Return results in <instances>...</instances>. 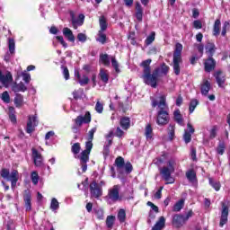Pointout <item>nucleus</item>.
I'll return each mask as SVG.
<instances>
[{
    "instance_id": "aec40b11",
    "label": "nucleus",
    "mask_w": 230,
    "mask_h": 230,
    "mask_svg": "<svg viewBox=\"0 0 230 230\" xmlns=\"http://www.w3.org/2000/svg\"><path fill=\"white\" fill-rule=\"evenodd\" d=\"M181 64H182V59H172V68L176 76L181 75Z\"/></svg>"
},
{
    "instance_id": "412c9836",
    "label": "nucleus",
    "mask_w": 230,
    "mask_h": 230,
    "mask_svg": "<svg viewBox=\"0 0 230 230\" xmlns=\"http://www.w3.org/2000/svg\"><path fill=\"white\" fill-rule=\"evenodd\" d=\"M80 150H82V146H80V143H75L71 147L72 154H74L75 158L79 159V161H80V155H82V153L80 154Z\"/></svg>"
},
{
    "instance_id": "49530a36",
    "label": "nucleus",
    "mask_w": 230,
    "mask_h": 230,
    "mask_svg": "<svg viewBox=\"0 0 230 230\" xmlns=\"http://www.w3.org/2000/svg\"><path fill=\"white\" fill-rule=\"evenodd\" d=\"M8 48L11 55H13V53H15V40H13V39H10Z\"/></svg>"
},
{
    "instance_id": "e2e57ef3",
    "label": "nucleus",
    "mask_w": 230,
    "mask_h": 230,
    "mask_svg": "<svg viewBox=\"0 0 230 230\" xmlns=\"http://www.w3.org/2000/svg\"><path fill=\"white\" fill-rule=\"evenodd\" d=\"M147 206H149L155 213H159V208L157 206L154 205V203H152V201H148Z\"/></svg>"
},
{
    "instance_id": "a878e982",
    "label": "nucleus",
    "mask_w": 230,
    "mask_h": 230,
    "mask_svg": "<svg viewBox=\"0 0 230 230\" xmlns=\"http://www.w3.org/2000/svg\"><path fill=\"white\" fill-rule=\"evenodd\" d=\"M27 89L28 88L23 84V83H20L13 86V93H24Z\"/></svg>"
},
{
    "instance_id": "1a4fd4ad",
    "label": "nucleus",
    "mask_w": 230,
    "mask_h": 230,
    "mask_svg": "<svg viewBox=\"0 0 230 230\" xmlns=\"http://www.w3.org/2000/svg\"><path fill=\"white\" fill-rule=\"evenodd\" d=\"M227 217H229V207L227 206V203L222 202L221 218L219 223L220 227H224V226L227 224Z\"/></svg>"
},
{
    "instance_id": "423d86ee",
    "label": "nucleus",
    "mask_w": 230,
    "mask_h": 230,
    "mask_svg": "<svg viewBox=\"0 0 230 230\" xmlns=\"http://www.w3.org/2000/svg\"><path fill=\"white\" fill-rule=\"evenodd\" d=\"M159 68H156L153 74L149 73H145L143 75V79L145 84H146V85H150L151 87H153L154 89H155V87H157V78H159Z\"/></svg>"
},
{
    "instance_id": "20e7f679",
    "label": "nucleus",
    "mask_w": 230,
    "mask_h": 230,
    "mask_svg": "<svg viewBox=\"0 0 230 230\" xmlns=\"http://www.w3.org/2000/svg\"><path fill=\"white\" fill-rule=\"evenodd\" d=\"M115 166L117 168L118 173L120 175H123V173H126L128 175L134 170L132 167V164L130 162H127L125 164V159L121 156H118L115 160Z\"/></svg>"
},
{
    "instance_id": "9b49d317",
    "label": "nucleus",
    "mask_w": 230,
    "mask_h": 230,
    "mask_svg": "<svg viewBox=\"0 0 230 230\" xmlns=\"http://www.w3.org/2000/svg\"><path fill=\"white\" fill-rule=\"evenodd\" d=\"M108 197L111 202L119 200V185H114L109 190Z\"/></svg>"
},
{
    "instance_id": "4be33fe9",
    "label": "nucleus",
    "mask_w": 230,
    "mask_h": 230,
    "mask_svg": "<svg viewBox=\"0 0 230 230\" xmlns=\"http://www.w3.org/2000/svg\"><path fill=\"white\" fill-rule=\"evenodd\" d=\"M181 55H182V44L176 43L174 53H173V58L174 59H182Z\"/></svg>"
},
{
    "instance_id": "37998d69",
    "label": "nucleus",
    "mask_w": 230,
    "mask_h": 230,
    "mask_svg": "<svg viewBox=\"0 0 230 230\" xmlns=\"http://www.w3.org/2000/svg\"><path fill=\"white\" fill-rule=\"evenodd\" d=\"M220 24H221L220 20H216L214 24V30H213L214 35L216 36L220 35Z\"/></svg>"
},
{
    "instance_id": "0eeeda50",
    "label": "nucleus",
    "mask_w": 230,
    "mask_h": 230,
    "mask_svg": "<svg viewBox=\"0 0 230 230\" xmlns=\"http://www.w3.org/2000/svg\"><path fill=\"white\" fill-rule=\"evenodd\" d=\"M31 158L34 165L38 167L42 166V164H44V157L42 156V154H40L35 147L31 148Z\"/></svg>"
},
{
    "instance_id": "ea45409f",
    "label": "nucleus",
    "mask_w": 230,
    "mask_h": 230,
    "mask_svg": "<svg viewBox=\"0 0 230 230\" xmlns=\"http://www.w3.org/2000/svg\"><path fill=\"white\" fill-rule=\"evenodd\" d=\"M153 132H154V130L152 129V126L150 124H148L146 127V132H145V136H146V139H152Z\"/></svg>"
},
{
    "instance_id": "cd10ccee",
    "label": "nucleus",
    "mask_w": 230,
    "mask_h": 230,
    "mask_svg": "<svg viewBox=\"0 0 230 230\" xmlns=\"http://www.w3.org/2000/svg\"><path fill=\"white\" fill-rule=\"evenodd\" d=\"M14 105L16 107H22V105H24V98L22 97V95L17 93L15 98H14Z\"/></svg>"
},
{
    "instance_id": "2f4dec72",
    "label": "nucleus",
    "mask_w": 230,
    "mask_h": 230,
    "mask_svg": "<svg viewBox=\"0 0 230 230\" xmlns=\"http://www.w3.org/2000/svg\"><path fill=\"white\" fill-rule=\"evenodd\" d=\"M100 62H102L104 66H111V59L109 58V55L102 54L100 56Z\"/></svg>"
},
{
    "instance_id": "393cba45",
    "label": "nucleus",
    "mask_w": 230,
    "mask_h": 230,
    "mask_svg": "<svg viewBox=\"0 0 230 230\" xmlns=\"http://www.w3.org/2000/svg\"><path fill=\"white\" fill-rule=\"evenodd\" d=\"M120 127L124 129V130H128V128H130V119L124 117L120 119Z\"/></svg>"
},
{
    "instance_id": "dca6fc26",
    "label": "nucleus",
    "mask_w": 230,
    "mask_h": 230,
    "mask_svg": "<svg viewBox=\"0 0 230 230\" xmlns=\"http://www.w3.org/2000/svg\"><path fill=\"white\" fill-rule=\"evenodd\" d=\"M215 77L217 80V83L218 84L219 87H223L224 84H226V74L222 71H217L215 74Z\"/></svg>"
},
{
    "instance_id": "473e14b6",
    "label": "nucleus",
    "mask_w": 230,
    "mask_h": 230,
    "mask_svg": "<svg viewBox=\"0 0 230 230\" xmlns=\"http://www.w3.org/2000/svg\"><path fill=\"white\" fill-rule=\"evenodd\" d=\"M60 208V203H58V200L56 198H53L50 202V209L52 211H57Z\"/></svg>"
},
{
    "instance_id": "09e8293b",
    "label": "nucleus",
    "mask_w": 230,
    "mask_h": 230,
    "mask_svg": "<svg viewBox=\"0 0 230 230\" xmlns=\"http://www.w3.org/2000/svg\"><path fill=\"white\" fill-rule=\"evenodd\" d=\"M197 105H199V101H197V99L190 101V108H189L190 114L195 111V109L197 108Z\"/></svg>"
},
{
    "instance_id": "4468645a",
    "label": "nucleus",
    "mask_w": 230,
    "mask_h": 230,
    "mask_svg": "<svg viewBox=\"0 0 230 230\" xmlns=\"http://www.w3.org/2000/svg\"><path fill=\"white\" fill-rule=\"evenodd\" d=\"M71 19H72V25L74 26L75 30L78 28V26H82L84 24V20L85 19V15L79 14L78 19L75 17V13H71Z\"/></svg>"
},
{
    "instance_id": "864d4df0",
    "label": "nucleus",
    "mask_w": 230,
    "mask_h": 230,
    "mask_svg": "<svg viewBox=\"0 0 230 230\" xmlns=\"http://www.w3.org/2000/svg\"><path fill=\"white\" fill-rule=\"evenodd\" d=\"M22 76L25 84H30V82L31 81V75H30V74L26 72L22 73Z\"/></svg>"
},
{
    "instance_id": "6e6552de",
    "label": "nucleus",
    "mask_w": 230,
    "mask_h": 230,
    "mask_svg": "<svg viewBox=\"0 0 230 230\" xmlns=\"http://www.w3.org/2000/svg\"><path fill=\"white\" fill-rule=\"evenodd\" d=\"M39 125V120L37 119V115H30L28 118L26 132L27 134H31L35 130V127Z\"/></svg>"
},
{
    "instance_id": "052dcab7",
    "label": "nucleus",
    "mask_w": 230,
    "mask_h": 230,
    "mask_svg": "<svg viewBox=\"0 0 230 230\" xmlns=\"http://www.w3.org/2000/svg\"><path fill=\"white\" fill-rule=\"evenodd\" d=\"M168 71H170V66H166L165 64L162 65L161 66L162 75H168Z\"/></svg>"
},
{
    "instance_id": "de8ad7c7",
    "label": "nucleus",
    "mask_w": 230,
    "mask_h": 230,
    "mask_svg": "<svg viewBox=\"0 0 230 230\" xmlns=\"http://www.w3.org/2000/svg\"><path fill=\"white\" fill-rule=\"evenodd\" d=\"M155 40V32L153 31L146 40V46H150V44H152V42H154Z\"/></svg>"
},
{
    "instance_id": "f704fd0d",
    "label": "nucleus",
    "mask_w": 230,
    "mask_h": 230,
    "mask_svg": "<svg viewBox=\"0 0 230 230\" xmlns=\"http://www.w3.org/2000/svg\"><path fill=\"white\" fill-rule=\"evenodd\" d=\"M186 177L190 182H194L195 179H197V174L195 171L190 170L186 172Z\"/></svg>"
},
{
    "instance_id": "a18cd8bd",
    "label": "nucleus",
    "mask_w": 230,
    "mask_h": 230,
    "mask_svg": "<svg viewBox=\"0 0 230 230\" xmlns=\"http://www.w3.org/2000/svg\"><path fill=\"white\" fill-rule=\"evenodd\" d=\"M111 66L114 67L116 73H119V63H118V60H116V57H111Z\"/></svg>"
},
{
    "instance_id": "7ed1b4c3",
    "label": "nucleus",
    "mask_w": 230,
    "mask_h": 230,
    "mask_svg": "<svg viewBox=\"0 0 230 230\" xmlns=\"http://www.w3.org/2000/svg\"><path fill=\"white\" fill-rule=\"evenodd\" d=\"M175 166H177L175 159H170L167 162V166L160 170V173L164 181H166V184H173L175 182V180L172 177V173L175 172Z\"/></svg>"
},
{
    "instance_id": "69168bd1",
    "label": "nucleus",
    "mask_w": 230,
    "mask_h": 230,
    "mask_svg": "<svg viewBox=\"0 0 230 230\" xmlns=\"http://www.w3.org/2000/svg\"><path fill=\"white\" fill-rule=\"evenodd\" d=\"M124 134H125V132H123V131L121 130V128L118 127L117 129H116V131H115V136H116L117 137H123Z\"/></svg>"
},
{
    "instance_id": "4d7b16f0",
    "label": "nucleus",
    "mask_w": 230,
    "mask_h": 230,
    "mask_svg": "<svg viewBox=\"0 0 230 230\" xmlns=\"http://www.w3.org/2000/svg\"><path fill=\"white\" fill-rule=\"evenodd\" d=\"M61 68L63 69V75L65 80H69V69H67V66H62Z\"/></svg>"
},
{
    "instance_id": "13d9d810",
    "label": "nucleus",
    "mask_w": 230,
    "mask_h": 230,
    "mask_svg": "<svg viewBox=\"0 0 230 230\" xmlns=\"http://www.w3.org/2000/svg\"><path fill=\"white\" fill-rule=\"evenodd\" d=\"M95 215L99 220H103V209L98 208L95 210Z\"/></svg>"
},
{
    "instance_id": "ddd939ff",
    "label": "nucleus",
    "mask_w": 230,
    "mask_h": 230,
    "mask_svg": "<svg viewBox=\"0 0 230 230\" xmlns=\"http://www.w3.org/2000/svg\"><path fill=\"white\" fill-rule=\"evenodd\" d=\"M12 80L13 77L11 73H7L6 75H3V72L0 70V82L4 85V87H8L10 84H12Z\"/></svg>"
},
{
    "instance_id": "c756f323",
    "label": "nucleus",
    "mask_w": 230,
    "mask_h": 230,
    "mask_svg": "<svg viewBox=\"0 0 230 230\" xmlns=\"http://www.w3.org/2000/svg\"><path fill=\"white\" fill-rule=\"evenodd\" d=\"M97 42H100L101 44H105L107 42V35L103 33V31H99L98 32V38L96 39Z\"/></svg>"
},
{
    "instance_id": "5701e85b",
    "label": "nucleus",
    "mask_w": 230,
    "mask_h": 230,
    "mask_svg": "<svg viewBox=\"0 0 230 230\" xmlns=\"http://www.w3.org/2000/svg\"><path fill=\"white\" fill-rule=\"evenodd\" d=\"M63 35L69 40L70 42H75V35L73 34V31L71 29L66 27L63 29Z\"/></svg>"
},
{
    "instance_id": "7c9ffc66",
    "label": "nucleus",
    "mask_w": 230,
    "mask_h": 230,
    "mask_svg": "<svg viewBox=\"0 0 230 230\" xmlns=\"http://www.w3.org/2000/svg\"><path fill=\"white\" fill-rule=\"evenodd\" d=\"M150 64H152V59H146L142 62L141 66L144 67V74L150 73Z\"/></svg>"
},
{
    "instance_id": "f8f14e48",
    "label": "nucleus",
    "mask_w": 230,
    "mask_h": 230,
    "mask_svg": "<svg viewBox=\"0 0 230 230\" xmlns=\"http://www.w3.org/2000/svg\"><path fill=\"white\" fill-rule=\"evenodd\" d=\"M90 193L91 196L94 199L102 197V188L100 187V185H98V183H96V181H93L90 184Z\"/></svg>"
},
{
    "instance_id": "58836bf2",
    "label": "nucleus",
    "mask_w": 230,
    "mask_h": 230,
    "mask_svg": "<svg viewBox=\"0 0 230 230\" xmlns=\"http://www.w3.org/2000/svg\"><path fill=\"white\" fill-rule=\"evenodd\" d=\"M169 138L172 140L175 137V125L170 124L168 127Z\"/></svg>"
},
{
    "instance_id": "338daca9",
    "label": "nucleus",
    "mask_w": 230,
    "mask_h": 230,
    "mask_svg": "<svg viewBox=\"0 0 230 230\" xmlns=\"http://www.w3.org/2000/svg\"><path fill=\"white\" fill-rule=\"evenodd\" d=\"M228 26H229V22H226L224 23V25H223V29H222V32H221V34H222L223 37H226V33H227V28H228Z\"/></svg>"
},
{
    "instance_id": "5fc2aeb1",
    "label": "nucleus",
    "mask_w": 230,
    "mask_h": 230,
    "mask_svg": "<svg viewBox=\"0 0 230 230\" xmlns=\"http://www.w3.org/2000/svg\"><path fill=\"white\" fill-rule=\"evenodd\" d=\"M217 126L212 127V128L210 129L209 138L215 139V137H217Z\"/></svg>"
},
{
    "instance_id": "6e6d98bb",
    "label": "nucleus",
    "mask_w": 230,
    "mask_h": 230,
    "mask_svg": "<svg viewBox=\"0 0 230 230\" xmlns=\"http://www.w3.org/2000/svg\"><path fill=\"white\" fill-rule=\"evenodd\" d=\"M111 145H112V140L109 139L108 145L104 146V149H103L104 155H109V154H110L109 147L111 146Z\"/></svg>"
},
{
    "instance_id": "680f3d73",
    "label": "nucleus",
    "mask_w": 230,
    "mask_h": 230,
    "mask_svg": "<svg viewBox=\"0 0 230 230\" xmlns=\"http://www.w3.org/2000/svg\"><path fill=\"white\" fill-rule=\"evenodd\" d=\"M80 85H87L89 84V77L84 75L82 79H79Z\"/></svg>"
},
{
    "instance_id": "3c124183",
    "label": "nucleus",
    "mask_w": 230,
    "mask_h": 230,
    "mask_svg": "<svg viewBox=\"0 0 230 230\" xmlns=\"http://www.w3.org/2000/svg\"><path fill=\"white\" fill-rule=\"evenodd\" d=\"M183 141H185V143L188 145V143L191 142V135L190 132H188V130L184 131L183 134Z\"/></svg>"
},
{
    "instance_id": "b1692460",
    "label": "nucleus",
    "mask_w": 230,
    "mask_h": 230,
    "mask_svg": "<svg viewBox=\"0 0 230 230\" xmlns=\"http://www.w3.org/2000/svg\"><path fill=\"white\" fill-rule=\"evenodd\" d=\"M136 18L137 21H143V7L138 2L136 3Z\"/></svg>"
},
{
    "instance_id": "8fccbe9b",
    "label": "nucleus",
    "mask_w": 230,
    "mask_h": 230,
    "mask_svg": "<svg viewBox=\"0 0 230 230\" xmlns=\"http://www.w3.org/2000/svg\"><path fill=\"white\" fill-rule=\"evenodd\" d=\"M95 111L98 114H102L103 112V103L98 101L95 104Z\"/></svg>"
},
{
    "instance_id": "6ab92c4d",
    "label": "nucleus",
    "mask_w": 230,
    "mask_h": 230,
    "mask_svg": "<svg viewBox=\"0 0 230 230\" xmlns=\"http://www.w3.org/2000/svg\"><path fill=\"white\" fill-rule=\"evenodd\" d=\"M209 89H211V83H209V81H208L207 79H204L201 83V94L203 96H208Z\"/></svg>"
},
{
    "instance_id": "4c0bfd02",
    "label": "nucleus",
    "mask_w": 230,
    "mask_h": 230,
    "mask_svg": "<svg viewBox=\"0 0 230 230\" xmlns=\"http://www.w3.org/2000/svg\"><path fill=\"white\" fill-rule=\"evenodd\" d=\"M126 218H127V213L125 212V209L123 208L119 209L118 213V219L119 220V222L121 223L125 222Z\"/></svg>"
},
{
    "instance_id": "f03ea898",
    "label": "nucleus",
    "mask_w": 230,
    "mask_h": 230,
    "mask_svg": "<svg viewBox=\"0 0 230 230\" xmlns=\"http://www.w3.org/2000/svg\"><path fill=\"white\" fill-rule=\"evenodd\" d=\"M96 133V128H93L88 132V141L85 144V150L81 152L80 164L83 170V173L87 172V163H89V155H91V150H93V139H94V134Z\"/></svg>"
},
{
    "instance_id": "a211bd4d",
    "label": "nucleus",
    "mask_w": 230,
    "mask_h": 230,
    "mask_svg": "<svg viewBox=\"0 0 230 230\" xmlns=\"http://www.w3.org/2000/svg\"><path fill=\"white\" fill-rule=\"evenodd\" d=\"M216 65L217 63L215 62V59H213V58H209L205 61V71L207 73H211V71L215 69Z\"/></svg>"
},
{
    "instance_id": "2eb2a0df",
    "label": "nucleus",
    "mask_w": 230,
    "mask_h": 230,
    "mask_svg": "<svg viewBox=\"0 0 230 230\" xmlns=\"http://www.w3.org/2000/svg\"><path fill=\"white\" fill-rule=\"evenodd\" d=\"M186 219H184V216L175 215L172 218V224L175 227H181L184 226Z\"/></svg>"
},
{
    "instance_id": "79ce46f5",
    "label": "nucleus",
    "mask_w": 230,
    "mask_h": 230,
    "mask_svg": "<svg viewBox=\"0 0 230 230\" xmlns=\"http://www.w3.org/2000/svg\"><path fill=\"white\" fill-rule=\"evenodd\" d=\"M31 179L34 186H37L39 184V172L36 171L32 172L31 174Z\"/></svg>"
},
{
    "instance_id": "bb28decb",
    "label": "nucleus",
    "mask_w": 230,
    "mask_h": 230,
    "mask_svg": "<svg viewBox=\"0 0 230 230\" xmlns=\"http://www.w3.org/2000/svg\"><path fill=\"white\" fill-rule=\"evenodd\" d=\"M99 24H100V31H105V30H107V26H108V23H107V19L105 18V16H101L99 18Z\"/></svg>"
},
{
    "instance_id": "39448f33",
    "label": "nucleus",
    "mask_w": 230,
    "mask_h": 230,
    "mask_svg": "<svg viewBox=\"0 0 230 230\" xmlns=\"http://www.w3.org/2000/svg\"><path fill=\"white\" fill-rule=\"evenodd\" d=\"M0 175L3 177V179L10 181L13 189L17 186V181H19V172L17 170H13L10 173L8 169H2Z\"/></svg>"
},
{
    "instance_id": "c85d7f7f",
    "label": "nucleus",
    "mask_w": 230,
    "mask_h": 230,
    "mask_svg": "<svg viewBox=\"0 0 230 230\" xmlns=\"http://www.w3.org/2000/svg\"><path fill=\"white\" fill-rule=\"evenodd\" d=\"M116 221V217L114 216H108L106 218V226L108 229H112L114 226V222Z\"/></svg>"
},
{
    "instance_id": "e433bc0d",
    "label": "nucleus",
    "mask_w": 230,
    "mask_h": 230,
    "mask_svg": "<svg viewBox=\"0 0 230 230\" xmlns=\"http://www.w3.org/2000/svg\"><path fill=\"white\" fill-rule=\"evenodd\" d=\"M225 152H226V144L224 142H219V144L217 147V153L219 155H224Z\"/></svg>"
},
{
    "instance_id": "f3484780",
    "label": "nucleus",
    "mask_w": 230,
    "mask_h": 230,
    "mask_svg": "<svg viewBox=\"0 0 230 230\" xmlns=\"http://www.w3.org/2000/svg\"><path fill=\"white\" fill-rule=\"evenodd\" d=\"M23 200L25 202L26 211H31V194H30V191L25 190Z\"/></svg>"
},
{
    "instance_id": "603ef678",
    "label": "nucleus",
    "mask_w": 230,
    "mask_h": 230,
    "mask_svg": "<svg viewBox=\"0 0 230 230\" xmlns=\"http://www.w3.org/2000/svg\"><path fill=\"white\" fill-rule=\"evenodd\" d=\"M1 99L3 100V102H4V103H10V94L8 93V92H4L2 93Z\"/></svg>"
},
{
    "instance_id": "c9c22d12",
    "label": "nucleus",
    "mask_w": 230,
    "mask_h": 230,
    "mask_svg": "<svg viewBox=\"0 0 230 230\" xmlns=\"http://www.w3.org/2000/svg\"><path fill=\"white\" fill-rule=\"evenodd\" d=\"M184 208V199H180L178 202H176L173 206V211L179 212L181 209Z\"/></svg>"
},
{
    "instance_id": "72a5a7b5",
    "label": "nucleus",
    "mask_w": 230,
    "mask_h": 230,
    "mask_svg": "<svg viewBox=\"0 0 230 230\" xmlns=\"http://www.w3.org/2000/svg\"><path fill=\"white\" fill-rule=\"evenodd\" d=\"M101 80L104 82V84H107L109 82V74L107 73V70L101 69L99 74Z\"/></svg>"
},
{
    "instance_id": "774afa93",
    "label": "nucleus",
    "mask_w": 230,
    "mask_h": 230,
    "mask_svg": "<svg viewBox=\"0 0 230 230\" xmlns=\"http://www.w3.org/2000/svg\"><path fill=\"white\" fill-rule=\"evenodd\" d=\"M56 39H57V40H58V41L60 42V44L63 45V48H67V43H66V42L64 41V37H62V36H57Z\"/></svg>"
},
{
    "instance_id": "f257e3e1",
    "label": "nucleus",
    "mask_w": 230,
    "mask_h": 230,
    "mask_svg": "<svg viewBox=\"0 0 230 230\" xmlns=\"http://www.w3.org/2000/svg\"><path fill=\"white\" fill-rule=\"evenodd\" d=\"M157 105L160 111H158L156 123L160 127H164V125H168L170 122V116L166 111L168 107L166 106V96L161 95L159 102L155 99H152V107H157Z\"/></svg>"
},
{
    "instance_id": "9d476101",
    "label": "nucleus",
    "mask_w": 230,
    "mask_h": 230,
    "mask_svg": "<svg viewBox=\"0 0 230 230\" xmlns=\"http://www.w3.org/2000/svg\"><path fill=\"white\" fill-rule=\"evenodd\" d=\"M76 127H81L84 123H91V112L86 111L84 116L79 115L74 119Z\"/></svg>"
},
{
    "instance_id": "a19ab883",
    "label": "nucleus",
    "mask_w": 230,
    "mask_h": 230,
    "mask_svg": "<svg viewBox=\"0 0 230 230\" xmlns=\"http://www.w3.org/2000/svg\"><path fill=\"white\" fill-rule=\"evenodd\" d=\"M209 184H210V186H212V188H214V190H216V191L220 190V182L219 181H217L213 180L212 178H209Z\"/></svg>"
},
{
    "instance_id": "0e129e2a",
    "label": "nucleus",
    "mask_w": 230,
    "mask_h": 230,
    "mask_svg": "<svg viewBox=\"0 0 230 230\" xmlns=\"http://www.w3.org/2000/svg\"><path fill=\"white\" fill-rule=\"evenodd\" d=\"M77 40H79V42H85V40H87V36L84 33H79L77 35Z\"/></svg>"
},
{
    "instance_id": "c03bdc74",
    "label": "nucleus",
    "mask_w": 230,
    "mask_h": 230,
    "mask_svg": "<svg viewBox=\"0 0 230 230\" xmlns=\"http://www.w3.org/2000/svg\"><path fill=\"white\" fill-rule=\"evenodd\" d=\"M206 51L207 53H209L210 57H213V54L215 53V44L208 43L206 46Z\"/></svg>"
},
{
    "instance_id": "bf43d9fd",
    "label": "nucleus",
    "mask_w": 230,
    "mask_h": 230,
    "mask_svg": "<svg viewBox=\"0 0 230 230\" xmlns=\"http://www.w3.org/2000/svg\"><path fill=\"white\" fill-rule=\"evenodd\" d=\"M193 28L196 30H201L202 28V22L200 20H196L193 22Z\"/></svg>"
}]
</instances>
